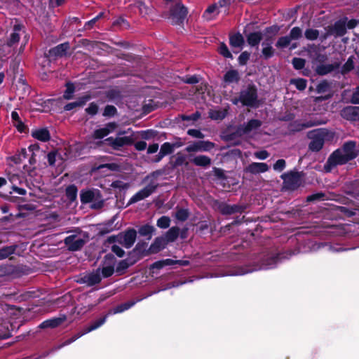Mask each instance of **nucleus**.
Listing matches in <instances>:
<instances>
[{
    "label": "nucleus",
    "mask_w": 359,
    "mask_h": 359,
    "mask_svg": "<svg viewBox=\"0 0 359 359\" xmlns=\"http://www.w3.org/2000/svg\"><path fill=\"white\" fill-rule=\"evenodd\" d=\"M358 153L355 144L353 142L346 143L343 148L335 151L329 158L328 163L330 165L344 164L348 161L354 158Z\"/></svg>",
    "instance_id": "1"
},
{
    "label": "nucleus",
    "mask_w": 359,
    "mask_h": 359,
    "mask_svg": "<svg viewBox=\"0 0 359 359\" xmlns=\"http://www.w3.org/2000/svg\"><path fill=\"white\" fill-rule=\"evenodd\" d=\"M15 311L14 307H8L6 312L0 313V339L11 337L13 325L10 316L14 314Z\"/></svg>",
    "instance_id": "2"
},
{
    "label": "nucleus",
    "mask_w": 359,
    "mask_h": 359,
    "mask_svg": "<svg viewBox=\"0 0 359 359\" xmlns=\"http://www.w3.org/2000/svg\"><path fill=\"white\" fill-rule=\"evenodd\" d=\"M81 201L83 203H91V208L95 209L100 208L103 205V200L97 190L81 191Z\"/></svg>",
    "instance_id": "3"
},
{
    "label": "nucleus",
    "mask_w": 359,
    "mask_h": 359,
    "mask_svg": "<svg viewBox=\"0 0 359 359\" xmlns=\"http://www.w3.org/2000/svg\"><path fill=\"white\" fill-rule=\"evenodd\" d=\"M325 130L319 129L309 133V137L312 139L309 144V149L313 151H319L323 145Z\"/></svg>",
    "instance_id": "4"
},
{
    "label": "nucleus",
    "mask_w": 359,
    "mask_h": 359,
    "mask_svg": "<svg viewBox=\"0 0 359 359\" xmlns=\"http://www.w3.org/2000/svg\"><path fill=\"white\" fill-rule=\"evenodd\" d=\"M240 101L244 105L257 107V100L256 89L254 87H250L247 90L242 91L240 96Z\"/></svg>",
    "instance_id": "5"
},
{
    "label": "nucleus",
    "mask_w": 359,
    "mask_h": 359,
    "mask_svg": "<svg viewBox=\"0 0 359 359\" xmlns=\"http://www.w3.org/2000/svg\"><path fill=\"white\" fill-rule=\"evenodd\" d=\"M107 316L99 319V320H97L94 322H93L91 323V325L85 328L83 331L76 334L74 336H73L71 339L67 340L62 346H65V345H68L71 343H72L73 341H76L77 339H79V337H81V336L93 331V330H95L96 329H97L98 327H100V326H102L106 321L107 320Z\"/></svg>",
    "instance_id": "6"
},
{
    "label": "nucleus",
    "mask_w": 359,
    "mask_h": 359,
    "mask_svg": "<svg viewBox=\"0 0 359 359\" xmlns=\"http://www.w3.org/2000/svg\"><path fill=\"white\" fill-rule=\"evenodd\" d=\"M136 239V231L130 229L124 233L118 234L114 238L115 241L121 243L127 248H130Z\"/></svg>",
    "instance_id": "7"
},
{
    "label": "nucleus",
    "mask_w": 359,
    "mask_h": 359,
    "mask_svg": "<svg viewBox=\"0 0 359 359\" xmlns=\"http://www.w3.org/2000/svg\"><path fill=\"white\" fill-rule=\"evenodd\" d=\"M215 147V144L210 141H198L187 147V152L209 151Z\"/></svg>",
    "instance_id": "8"
},
{
    "label": "nucleus",
    "mask_w": 359,
    "mask_h": 359,
    "mask_svg": "<svg viewBox=\"0 0 359 359\" xmlns=\"http://www.w3.org/2000/svg\"><path fill=\"white\" fill-rule=\"evenodd\" d=\"M262 122L259 120L252 119L246 125L240 127L238 133L240 135L251 136L252 134L257 132L261 126Z\"/></svg>",
    "instance_id": "9"
},
{
    "label": "nucleus",
    "mask_w": 359,
    "mask_h": 359,
    "mask_svg": "<svg viewBox=\"0 0 359 359\" xmlns=\"http://www.w3.org/2000/svg\"><path fill=\"white\" fill-rule=\"evenodd\" d=\"M156 185L154 184H150L145 187L142 190L139 191L136 193L129 201V203H134L141 200L147 198L150 196L156 189Z\"/></svg>",
    "instance_id": "10"
},
{
    "label": "nucleus",
    "mask_w": 359,
    "mask_h": 359,
    "mask_svg": "<svg viewBox=\"0 0 359 359\" xmlns=\"http://www.w3.org/2000/svg\"><path fill=\"white\" fill-rule=\"evenodd\" d=\"M65 243L70 250H78L85 243V240L81 236L72 235L65 239Z\"/></svg>",
    "instance_id": "11"
},
{
    "label": "nucleus",
    "mask_w": 359,
    "mask_h": 359,
    "mask_svg": "<svg viewBox=\"0 0 359 359\" xmlns=\"http://www.w3.org/2000/svg\"><path fill=\"white\" fill-rule=\"evenodd\" d=\"M178 235L179 229L177 228L172 227L168 230L163 238L156 239L152 247L154 245H158L159 248H161V245H164L165 243L174 241L178 237ZM163 247V246H162V248Z\"/></svg>",
    "instance_id": "12"
},
{
    "label": "nucleus",
    "mask_w": 359,
    "mask_h": 359,
    "mask_svg": "<svg viewBox=\"0 0 359 359\" xmlns=\"http://www.w3.org/2000/svg\"><path fill=\"white\" fill-rule=\"evenodd\" d=\"M105 141L115 149H118L125 145L131 144L133 142L132 138L130 137H109Z\"/></svg>",
    "instance_id": "13"
},
{
    "label": "nucleus",
    "mask_w": 359,
    "mask_h": 359,
    "mask_svg": "<svg viewBox=\"0 0 359 359\" xmlns=\"http://www.w3.org/2000/svg\"><path fill=\"white\" fill-rule=\"evenodd\" d=\"M284 186L290 189H294L299 185V177L296 173H288L282 175Z\"/></svg>",
    "instance_id": "14"
},
{
    "label": "nucleus",
    "mask_w": 359,
    "mask_h": 359,
    "mask_svg": "<svg viewBox=\"0 0 359 359\" xmlns=\"http://www.w3.org/2000/svg\"><path fill=\"white\" fill-rule=\"evenodd\" d=\"M116 126V124L114 122L109 123L104 128L95 130L93 134V137L94 139H102L114 131Z\"/></svg>",
    "instance_id": "15"
},
{
    "label": "nucleus",
    "mask_w": 359,
    "mask_h": 359,
    "mask_svg": "<svg viewBox=\"0 0 359 359\" xmlns=\"http://www.w3.org/2000/svg\"><path fill=\"white\" fill-rule=\"evenodd\" d=\"M346 21L345 20H339L334 23V25L331 27L327 32V35H334L337 36H341L346 34Z\"/></svg>",
    "instance_id": "16"
},
{
    "label": "nucleus",
    "mask_w": 359,
    "mask_h": 359,
    "mask_svg": "<svg viewBox=\"0 0 359 359\" xmlns=\"http://www.w3.org/2000/svg\"><path fill=\"white\" fill-rule=\"evenodd\" d=\"M341 115L348 120H355L359 117V107L349 106L343 109Z\"/></svg>",
    "instance_id": "17"
},
{
    "label": "nucleus",
    "mask_w": 359,
    "mask_h": 359,
    "mask_svg": "<svg viewBox=\"0 0 359 359\" xmlns=\"http://www.w3.org/2000/svg\"><path fill=\"white\" fill-rule=\"evenodd\" d=\"M269 166L265 163H252L246 168V171L252 174H258L266 172Z\"/></svg>",
    "instance_id": "18"
},
{
    "label": "nucleus",
    "mask_w": 359,
    "mask_h": 359,
    "mask_svg": "<svg viewBox=\"0 0 359 359\" xmlns=\"http://www.w3.org/2000/svg\"><path fill=\"white\" fill-rule=\"evenodd\" d=\"M229 41L230 45L233 48H238V50H236L235 53H238L241 50L244 45V39L239 33L231 35Z\"/></svg>",
    "instance_id": "19"
},
{
    "label": "nucleus",
    "mask_w": 359,
    "mask_h": 359,
    "mask_svg": "<svg viewBox=\"0 0 359 359\" xmlns=\"http://www.w3.org/2000/svg\"><path fill=\"white\" fill-rule=\"evenodd\" d=\"M22 33H24L23 27L20 24L15 25L13 27V32L11 34L10 39L8 41V45L11 46L17 43L20 39L21 34Z\"/></svg>",
    "instance_id": "20"
},
{
    "label": "nucleus",
    "mask_w": 359,
    "mask_h": 359,
    "mask_svg": "<svg viewBox=\"0 0 359 359\" xmlns=\"http://www.w3.org/2000/svg\"><path fill=\"white\" fill-rule=\"evenodd\" d=\"M32 136L40 141L46 142L50 139V133L47 129L40 128L32 132Z\"/></svg>",
    "instance_id": "21"
},
{
    "label": "nucleus",
    "mask_w": 359,
    "mask_h": 359,
    "mask_svg": "<svg viewBox=\"0 0 359 359\" xmlns=\"http://www.w3.org/2000/svg\"><path fill=\"white\" fill-rule=\"evenodd\" d=\"M100 280L101 278L98 270L95 272L87 274L83 277L84 283H87L88 285H93L98 283Z\"/></svg>",
    "instance_id": "22"
},
{
    "label": "nucleus",
    "mask_w": 359,
    "mask_h": 359,
    "mask_svg": "<svg viewBox=\"0 0 359 359\" xmlns=\"http://www.w3.org/2000/svg\"><path fill=\"white\" fill-rule=\"evenodd\" d=\"M219 13V8L216 5L213 4L210 6L204 12L203 18L207 20H211L215 18Z\"/></svg>",
    "instance_id": "23"
},
{
    "label": "nucleus",
    "mask_w": 359,
    "mask_h": 359,
    "mask_svg": "<svg viewBox=\"0 0 359 359\" xmlns=\"http://www.w3.org/2000/svg\"><path fill=\"white\" fill-rule=\"evenodd\" d=\"M191 161L196 165L201 167L209 166L211 163V159L208 156L204 155L197 156L194 157Z\"/></svg>",
    "instance_id": "24"
},
{
    "label": "nucleus",
    "mask_w": 359,
    "mask_h": 359,
    "mask_svg": "<svg viewBox=\"0 0 359 359\" xmlns=\"http://www.w3.org/2000/svg\"><path fill=\"white\" fill-rule=\"evenodd\" d=\"M171 12L172 15L178 19L184 18L187 13L186 8L181 4H176Z\"/></svg>",
    "instance_id": "25"
},
{
    "label": "nucleus",
    "mask_w": 359,
    "mask_h": 359,
    "mask_svg": "<svg viewBox=\"0 0 359 359\" xmlns=\"http://www.w3.org/2000/svg\"><path fill=\"white\" fill-rule=\"evenodd\" d=\"M69 48V46L67 43H62L53 48L50 50V53L55 56H62L67 53Z\"/></svg>",
    "instance_id": "26"
},
{
    "label": "nucleus",
    "mask_w": 359,
    "mask_h": 359,
    "mask_svg": "<svg viewBox=\"0 0 359 359\" xmlns=\"http://www.w3.org/2000/svg\"><path fill=\"white\" fill-rule=\"evenodd\" d=\"M90 96L86 95L80 98L78 101L73 102L71 103H69L65 105V109L67 111L72 110L74 107H81L85 104V103L90 100Z\"/></svg>",
    "instance_id": "27"
},
{
    "label": "nucleus",
    "mask_w": 359,
    "mask_h": 359,
    "mask_svg": "<svg viewBox=\"0 0 359 359\" xmlns=\"http://www.w3.org/2000/svg\"><path fill=\"white\" fill-rule=\"evenodd\" d=\"M262 39L260 32H252L247 36L248 43L252 46H257Z\"/></svg>",
    "instance_id": "28"
},
{
    "label": "nucleus",
    "mask_w": 359,
    "mask_h": 359,
    "mask_svg": "<svg viewBox=\"0 0 359 359\" xmlns=\"http://www.w3.org/2000/svg\"><path fill=\"white\" fill-rule=\"evenodd\" d=\"M226 115V109H214L209 111V116L214 120L223 119Z\"/></svg>",
    "instance_id": "29"
},
{
    "label": "nucleus",
    "mask_w": 359,
    "mask_h": 359,
    "mask_svg": "<svg viewBox=\"0 0 359 359\" xmlns=\"http://www.w3.org/2000/svg\"><path fill=\"white\" fill-rule=\"evenodd\" d=\"M135 304L134 302H128L123 303L122 304H120L117 306L116 307L114 308L111 311H109L108 314H116L118 313L123 312L124 311L128 310L131 306H133Z\"/></svg>",
    "instance_id": "30"
},
{
    "label": "nucleus",
    "mask_w": 359,
    "mask_h": 359,
    "mask_svg": "<svg viewBox=\"0 0 359 359\" xmlns=\"http://www.w3.org/2000/svg\"><path fill=\"white\" fill-rule=\"evenodd\" d=\"M238 78V73L236 70H230L225 74L224 81L226 83H231L237 82Z\"/></svg>",
    "instance_id": "31"
},
{
    "label": "nucleus",
    "mask_w": 359,
    "mask_h": 359,
    "mask_svg": "<svg viewBox=\"0 0 359 359\" xmlns=\"http://www.w3.org/2000/svg\"><path fill=\"white\" fill-rule=\"evenodd\" d=\"M174 145L169 143L165 142L161 147L160 151L158 153L159 159L162 158L167 154H171L173 151Z\"/></svg>",
    "instance_id": "32"
},
{
    "label": "nucleus",
    "mask_w": 359,
    "mask_h": 359,
    "mask_svg": "<svg viewBox=\"0 0 359 359\" xmlns=\"http://www.w3.org/2000/svg\"><path fill=\"white\" fill-rule=\"evenodd\" d=\"M63 321H64V319L61 318H53V319L48 320L43 322L40 325V327L42 328L55 327L58 326L59 325H60Z\"/></svg>",
    "instance_id": "33"
},
{
    "label": "nucleus",
    "mask_w": 359,
    "mask_h": 359,
    "mask_svg": "<svg viewBox=\"0 0 359 359\" xmlns=\"http://www.w3.org/2000/svg\"><path fill=\"white\" fill-rule=\"evenodd\" d=\"M15 250V246L11 245L4 247L0 249V260L7 258L9 255L14 253Z\"/></svg>",
    "instance_id": "34"
},
{
    "label": "nucleus",
    "mask_w": 359,
    "mask_h": 359,
    "mask_svg": "<svg viewBox=\"0 0 359 359\" xmlns=\"http://www.w3.org/2000/svg\"><path fill=\"white\" fill-rule=\"evenodd\" d=\"M272 41L270 40L269 42H264V48L262 49V54L266 58L271 57L273 55V50L271 46Z\"/></svg>",
    "instance_id": "35"
},
{
    "label": "nucleus",
    "mask_w": 359,
    "mask_h": 359,
    "mask_svg": "<svg viewBox=\"0 0 359 359\" xmlns=\"http://www.w3.org/2000/svg\"><path fill=\"white\" fill-rule=\"evenodd\" d=\"M76 194H77V189L75 186L74 185H72V186H69L68 187L67 189H66V195H67V197L70 200V201H74L76 199Z\"/></svg>",
    "instance_id": "36"
},
{
    "label": "nucleus",
    "mask_w": 359,
    "mask_h": 359,
    "mask_svg": "<svg viewBox=\"0 0 359 359\" xmlns=\"http://www.w3.org/2000/svg\"><path fill=\"white\" fill-rule=\"evenodd\" d=\"M290 82L299 90H303L306 87V81L304 79H292Z\"/></svg>",
    "instance_id": "37"
},
{
    "label": "nucleus",
    "mask_w": 359,
    "mask_h": 359,
    "mask_svg": "<svg viewBox=\"0 0 359 359\" xmlns=\"http://www.w3.org/2000/svg\"><path fill=\"white\" fill-rule=\"evenodd\" d=\"M170 219L166 216L160 217L157 221V226L162 229H166L170 226Z\"/></svg>",
    "instance_id": "38"
},
{
    "label": "nucleus",
    "mask_w": 359,
    "mask_h": 359,
    "mask_svg": "<svg viewBox=\"0 0 359 359\" xmlns=\"http://www.w3.org/2000/svg\"><path fill=\"white\" fill-rule=\"evenodd\" d=\"M318 31L314 29H308L305 32V36L309 40H315L318 37Z\"/></svg>",
    "instance_id": "39"
},
{
    "label": "nucleus",
    "mask_w": 359,
    "mask_h": 359,
    "mask_svg": "<svg viewBox=\"0 0 359 359\" xmlns=\"http://www.w3.org/2000/svg\"><path fill=\"white\" fill-rule=\"evenodd\" d=\"M153 231L154 227L150 225L142 226L139 229V233L144 236H151Z\"/></svg>",
    "instance_id": "40"
},
{
    "label": "nucleus",
    "mask_w": 359,
    "mask_h": 359,
    "mask_svg": "<svg viewBox=\"0 0 359 359\" xmlns=\"http://www.w3.org/2000/svg\"><path fill=\"white\" fill-rule=\"evenodd\" d=\"M291 41L289 36L280 37L276 43V46L278 48H285L290 44Z\"/></svg>",
    "instance_id": "41"
},
{
    "label": "nucleus",
    "mask_w": 359,
    "mask_h": 359,
    "mask_svg": "<svg viewBox=\"0 0 359 359\" xmlns=\"http://www.w3.org/2000/svg\"><path fill=\"white\" fill-rule=\"evenodd\" d=\"M302 29L297 27L292 29L290 33V38L291 40H297L302 36Z\"/></svg>",
    "instance_id": "42"
},
{
    "label": "nucleus",
    "mask_w": 359,
    "mask_h": 359,
    "mask_svg": "<svg viewBox=\"0 0 359 359\" xmlns=\"http://www.w3.org/2000/svg\"><path fill=\"white\" fill-rule=\"evenodd\" d=\"M175 264H177V260L167 259L165 260L154 263V266L156 268L160 269L166 265H173Z\"/></svg>",
    "instance_id": "43"
},
{
    "label": "nucleus",
    "mask_w": 359,
    "mask_h": 359,
    "mask_svg": "<svg viewBox=\"0 0 359 359\" xmlns=\"http://www.w3.org/2000/svg\"><path fill=\"white\" fill-rule=\"evenodd\" d=\"M218 50L221 55L226 58H232V55L229 50L227 46L224 43H221Z\"/></svg>",
    "instance_id": "44"
},
{
    "label": "nucleus",
    "mask_w": 359,
    "mask_h": 359,
    "mask_svg": "<svg viewBox=\"0 0 359 359\" xmlns=\"http://www.w3.org/2000/svg\"><path fill=\"white\" fill-rule=\"evenodd\" d=\"M135 7L138 9L140 14L142 15H146L149 13V8L141 1L136 3Z\"/></svg>",
    "instance_id": "45"
},
{
    "label": "nucleus",
    "mask_w": 359,
    "mask_h": 359,
    "mask_svg": "<svg viewBox=\"0 0 359 359\" xmlns=\"http://www.w3.org/2000/svg\"><path fill=\"white\" fill-rule=\"evenodd\" d=\"M114 266L111 264L105 266L102 269V276L105 278L111 276L114 273Z\"/></svg>",
    "instance_id": "46"
},
{
    "label": "nucleus",
    "mask_w": 359,
    "mask_h": 359,
    "mask_svg": "<svg viewBox=\"0 0 359 359\" xmlns=\"http://www.w3.org/2000/svg\"><path fill=\"white\" fill-rule=\"evenodd\" d=\"M292 65L296 69H301L305 65V60L299 57H294L292 60Z\"/></svg>",
    "instance_id": "47"
},
{
    "label": "nucleus",
    "mask_w": 359,
    "mask_h": 359,
    "mask_svg": "<svg viewBox=\"0 0 359 359\" xmlns=\"http://www.w3.org/2000/svg\"><path fill=\"white\" fill-rule=\"evenodd\" d=\"M130 264H131L128 263L127 260L121 261L116 267V272L120 273H123Z\"/></svg>",
    "instance_id": "48"
},
{
    "label": "nucleus",
    "mask_w": 359,
    "mask_h": 359,
    "mask_svg": "<svg viewBox=\"0 0 359 359\" xmlns=\"http://www.w3.org/2000/svg\"><path fill=\"white\" fill-rule=\"evenodd\" d=\"M74 91V87L72 83L67 84V89L64 93V97L66 100H69L72 97V94Z\"/></svg>",
    "instance_id": "49"
},
{
    "label": "nucleus",
    "mask_w": 359,
    "mask_h": 359,
    "mask_svg": "<svg viewBox=\"0 0 359 359\" xmlns=\"http://www.w3.org/2000/svg\"><path fill=\"white\" fill-rule=\"evenodd\" d=\"M116 112V109L115 107L111 105H107L103 112L104 116H113L115 115Z\"/></svg>",
    "instance_id": "50"
},
{
    "label": "nucleus",
    "mask_w": 359,
    "mask_h": 359,
    "mask_svg": "<svg viewBox=\"0 0 359 359\" xmlns=\"http://www.w3.org/2000/svg\"><path fill=\"white\" fill-rule=\"evenodd\" d=\"M175 217L178 220L184 221L188 217V212L184 209H180L177 211Z\"/></svg>",
    "instance_id": "51"
},
{
    "label": "nucleus",
    "mask_w": 359,
    "mask_h": 359,
    "mask_svg": "<svg viewBox=\"0 0 359 359\" xmlns=\"http://www.w3.org/2000/svg\"><path fill=\"white\" fill-rule=\"evenodd\" d=\"M250 58V53L247 51L243 52L240 56L238 57L239 64L241 65H244L247 63L248 60Z\"/></svg>",
    "instance_id": "52"
},
{
    "label": "nucleus",
    "mask_w": 359,
    "mask_h": 359,
    "mask_svg": "<svg viewBox=\"0 0 359 359\" xmlns=\"http://www.w3.org/2000/svg\"><path fill=\"white\" fill-rule=\"evenodd\" d=\"M285 167V161L283 159L278 160L273 165V169L277 171H282Z\"/></svg>",
    "instance_id": "53"
},
{
    "label": "nucleus",
    "mask_w": 359,
    "mask_h": 359,
    "mask_svg": "<svg viewBox=\"0 0 359 359\" xmlns=\"http://www.w3.org/2000/svg\"><path fill=\"white\" fill-rule=\"evenodd\" d=\"M187 133L194 137H196V138H203L204 137L203 134L198 130L189 129L188 130Z\"/></svg>",
    "instance_id": "54"
},
{
    "label": "nucleus",
    "mask_w": 359,
    "mask_h": 359,
    "mask_svg": "<svg viewBox=\"0 0 359 359\" xmlns=\"http://www.w3.org/2000/svg\"><path fill=\"white\" fill-rule=\"evenodd\" d=\"M254 156L258 159L264 160L269 157V154L266 151L262 150L255 152Z\"/></svg>",
    "instance_id": "55"
},
{
    "label": "nucleus",
    "mask_w": 359,
    "mask_h": 359,
    "mask_svg": "<svg viewBox=\"0 0 359 359\" xmlns=\"http://www.w3.org/2000/svg\"><path fill=\"white\" fill-rule=\"evenodd\" d=\"M98 110V107L95 103H91L88 108H86V111L88 114L90 115H95L97 114Z\"/></svg>",
    "instance_id": "56"
},
{
    "label": "nucleus",
    "mask_w": 359,
    "mask_h": 359,
    "mask_svg": "<svg viewBox=\"0 0 359 359\" xmlns=\"http://www.w3.org/2000/svg\"><path fill=\"white\" fill-rule=\"evenodd\" d=\"M332 69V66H320L318 68V72L320 74H326L328 72H331Z\"/></svg>",
    "instance_id": "57"
},
{
    "label": "nucleus",
    "mask_w": 359,
    "mask_h": 359,
    "mask_svg": "<svg viewBox=\"0 0 359 359\" xmlns=\"http://www.w3.org/2000/svg\"><path fill=\"white\" fill-rule=\"evenodd\" d=\"M8 179L12 184V187H14L20 182V176L18 175H11L9 176Z\"/></svg>",
    "instance_id": "58"
},
{
    "label": "nucleus",
    "mask_w": 359,
    "mask_h": 359,
    "mask_svg": "<svg viewBox=\"0 0 359 359\" xmlns=\"http://www.w3.org/2000/svg\"><path fill=\"white\" fill-rule=\"evenodd\" d=\"M102 15H103V13H100L95 18H94L91 20L87 22L85 25V27L90 28L93 26V25L95 24Z\"/></svg>",
    "instance_id": "59"
},
{
    "label": "nucleus",
    "mask_w": 359,
    "mask_h": 359,
    "mask_svg": "<svg viewBox=\"0 0 359 359\" xmlns=\"http://www.w3.org/2000/svg\"><path fill=\"white\" fill-rule=\"evenodd\" d=\"M112 252H114L118 257H121L124 255V251L118 245H114L111 248Z\"/></svg>",
    "instance_id": "60"
},
{
    "label": "nucleus",
    "mask_w": 359,
    "mask_h": 359,
    "mask_svg": "<svg viewBox=\"0 0 359 359\" xmlns=\"http://www.w3.org/2000/svg\"><path fill=\"white\" fill-rule=\"evenodd\" d=\"M353 68V62L351 58H349L347 62L345 63L343 67V72L350 71Z\"/></svg>",
    "instance_id": "61"
},
{
    "label": "nucleus",
    "mask_w": 359,
    "mask_h": 359,
    "mask_svg": "<svg viewBox=\"0 0 359 359\" xmlns=\"http://www.w3.org/2000/svg\"><path fill=\"white\" fill-rule=\"evenodd\" d=\"M135 147L137 150L143 151L147 148V143L144 141H140L135 143Z\"/></svg>",
    "instance_id": "62"
},
{
    "label": "nucleus",
    "mask_w": 359,
    "mask_h": 359,
    "mask_svg": "<svg viewBox=\"0 0 359 359\" xmlns=\"http://www.w3.org/2000/svg\"><path fill=\"white\" fill-rule=\"evenodd\" d=\"M56 154L55 152H50L48 154V161L50 165H53L55 162Z\"/></svg>",
    "instance_id": "63"
},
{
    "label": "nucleus",
    "mask_w": 359,
    "mask_h": 359,
    "mask_svg": "<svg viewBox=\"0 0 359 359\" xmlns=\"http://www.w3.org/2000/svg\"><path fill=\"white\" fill-rule=\"evenodd\" d=\"M351 102L354 104H359V88H357L355 92L353 94Z\"/></svg>",
    "instance_id": "64"
}]
</instances>
